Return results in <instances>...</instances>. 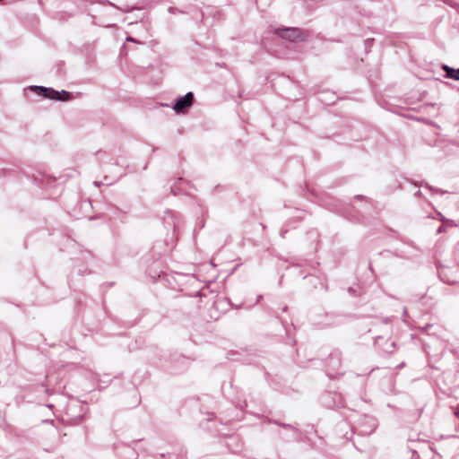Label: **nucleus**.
Masks as SVG:
<instances>
[{"mask_svg":"<svg viewBox=\"0 0 459 459\" xmlns=\"http://www.w3.org/2000/svg\"><path fill=\"white\" fill-rule=\"evenodd\" d=\"M36 89L39 90L40 92H43L44 93L43 95L45 97L51 99V100H70V93L65 91H57L53 89H48V88H44V87H36Z\"/></svg>","mask_w":459,"mask_h":459,"instance_id":"nucleus-2","label":"nucleus"},{"mask_svg":"<svg viewBox=\"0 0 459 459\" xmlns=\"http://www.w3.org/2000/svg\"><path fill=\"white\" fill-rule=\"evenodd\" d=\"M275 34L290 41H298L303 39L301 31L297 28H279L275 30Z\"/></svg>","mask_w":459,"mask_h":459,"instance_id":"nucleus-1","label":"nucleus"},{"mask_svg":"<svg viewBox=\"0 0 459 459\" xmlns=\"http://www.w3.org/2000/svg\"><path fill=\"white\" fill-rule=\"evenodd\" d=\"M444 70L446 72L447 77L459 80V69H453L447 65H445Z\"/></svg>","mask_w":459,"mask_h":459,"instance_id":"nucleus-4","label":"nucleus"},{"mask_svg":"<svg viewBox=\"0 0 459 459\" xmlns=\"http://www.w3.org/2000/svg\"><path fill=\"white\" fill-rule=\"evenodd\" d=\"M126 41H132V42H136L134 39L131 38V37H127L126 38Z\"/></svg>","mask_w":459,"mask_h":459,"instance_id":"nucleus-5","label":"nucleus"},{"mask_svg":"<svg viewBox=\"0 0 459 459\" xmlns=\"http://www.w3.org/2000/svg\"><path fill=\"white\" fill-rule=\"evenodd\" d=\"M194 95L192 92L186 93L184 97H181L177 100V102L173 106V109L177 113H185L186 109L193 103Z\"/></svg>","mask_w":459,"mask_h":459,"instance_id":"nucleus-3","label":"nucleus"}]
</instances>
